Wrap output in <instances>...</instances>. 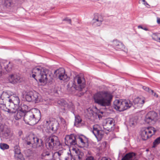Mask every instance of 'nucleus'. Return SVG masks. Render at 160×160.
I'll return each instance as SVG.
<instances>
[{
    "instance_id": "nucleus-1",
    "label": "nucleus",
    "mask_w": 160,
    "mask_h": 160,
    "mask_svg": "<svg viewBox=\"0 0 160 160\" xmlns=\"http://www.w3.org/2000/svg\"><path fill=\"white\" fill-rule=\"evenodd\" d=\"M113 97L110 92L103 91L96 93L94 95L93 99L95 103L106 108L107 107L111 105Z\"/></svg>"
},
{
    "instance_id": "nucleus-2",
    "label": "nucleus",
    "mask_w": 160,
    "mask_h": 160,
    "mask_svg": "<svg viewBox=\"0 0 160 160\" xmlns=\"http://www.w3.org/2000/svg\"><path fill=\"white\" fill-rule=\"evenodd\" d=\"M41 117L40 110L38 109H34L32 111H27L26 115L23 117V119L26 123L32 126L39 122Z\"/></svg>"
},
{
    "instance_id": "nucleus-3",
    "label": "nucleus",
    "mask_w": 160,
    "mask_h": 160,
    "mask_svg": "<svg viewBox=\"0 0 160 160\" xmlns=\"http://www.w3.org/2000/svg\"><path fill=\"white\" fill-rule=\"evenodd\" d=\"M32 77L37 81L44 83L47 80L48 70L41 67L37 66L34 68L32 70Z\"/></svg>"
},
{
    "instance_id": "nucleus-4",
    "label": "nucleus",
    "mask_w": 160,
    "mask_h": 160,
    "mask_svg": "<svg viewBox=\"0 0 160 160\" xmlns=\"http://www.w3.org/2000/svg\"><path fill=\"white\" fill-rule=\"evenodd\" d=\"M133 105L129 99L116 100L114 102V107L117 110L122 112L130 108Z\"/></svg>"
},
{
    "instance_id": "nucleus-5",
    "label": "nucleus",
    "mask_w": 160,
    "mask_h": 160,
    "mask_svg": "<svg viewBox=\"0 0 160 160\" xmlns=\"http://www.w3.org/2000/svg\"><path fill=\"white\" fill-rule=\"evenodd\" d=\"M111 128L112 126H111L110 128H105L104 126H100L99 125H95L93 126L92 133L98 141L101 140L103 137L104 134H107L111 130Z\"/></svg>"
},
{
    "instance_id": "nucleus-6",
    "label": "nucleus",
    "mask_w": 160,
    "mask_h": 160,
    "mask_svg": "<svg viewBox=\"0 0 160 160\" xmlns=\"http://www.w3.org/2000/svg\"><path fill=\"white\" fill-rule=\"evenodd\" d=\"M25 143L27 145H32V147L36 148L38 147H43L44 144L42 140L36 137L30 135L26 137Z\"/></svg>"
},
{
    "instance_id": "nucleus-7",
    "label": "nucleus",
    "mask_w": 160,
    "mask_h": 160,
    "mask_svg": "<svg viewBox=\"0 0 160 160\" xmlns=\"http://www.w3.org/2000/svg\"><path fill=\"white\" fill-rule=\"evenodd\" d=\"M46 148L50 149L57 148L61 145L58 138L56 136H52L47 138L45 140Z\"/></svg>"
},
{
    "instance_id": "nucleus-8",
    "label": "nucleus",
    "mask_w": 160,
    "mask_h": 160,
    "mask_svg": "<svg viewBox=\"0 0 160 160\" xmlns=\"http://www.w3.org/2000/svg\"><path fill=\"white\" fill-rule=\"evenodd\" d=\"M45 126L48 132H56L60 127L58 122L56 120L51 121L47 120L45 121Z\"/></svg>"
},
{
    "instance_id": "nucleus-9",
    "label": "nucleus",
    "mask_w": 160,
    "mask_h": 160,
    "mask_svg": "<svg viewBox=\"0 0 160 160\" xmlns=\"http://www.w3.org/2000/svg\"><path fill=\"white\" fill-rule=\"evenodd\" d=\"M156 132V130L153 127H148L142 131L141 136L142 139L146 140L151 137Z\"/></svg>"
},
{
    "instance_id": "nucleus-10",
    "label": "nucleus",
    "mask_w": 160,
    "mask_h": 160,
    "mask_svg": "<svg viewBox=\"0 0 160 160\" xmlns=\"http://www.w3.org/2000/svg\"><path fill=\"white\" fill-rule=\"evenodd\" d=\"M77 136L74 134L67 135L65 138V143L68 146L75 145L77 144L76 139Z\"/></svg>"
},
{
    "instance_id": "nucleus-11",
    "label": "nucleus",
    "mask_w": 160,
    "mask_h": 160,
    "mask_svg": "<svg viewBox=\"0 0 160 160\" xmlns=\"http://www.w3.org/2000/svg\"><path fill=\"white\" fill-rule=\"evenodd\" d=\"M28 110V106L26 105H23L15 113L17 112L16 114L14 116V118L16 120H18L21 119L22 117H24L27 111Z\"/></svg>"
},
{
    "instance_id": "nucleus-12",
    "label": "nucleus",
    "mask_w": 160,
    "mask_h": 160,
    "mask_svg": "<svg viewBox=\"0 0 160 160\" xmlns=\"http://www.w3.org/2000/svg\"><path fill=\"white\" fill-rule=\"evenodd\" d=\"M157 113L154 111L149 112L146 115L144 121L147 123L152 121H155L157 119Z\"/></svg>"
},
{
    "instance_id": "nucleus-13",
    "label": "nucleus",
    "mask_w": 160,
    "mask_h": 160,
    "mask_svg": "<svg viewBox=\"0 0 160 160\" xmlns=\"http://www.w3.org/2000/svg\"><path fill=\"white\" fill-rule=\"evenodd\" d=\"M54 73L61 80H65L68 78L67 75L65 74V70L63 68L57 69L55 71Z\"/></svg>"
},
{
    "instance_id": "nucleus-14",
    "label": "nucleus",
    "mask_w": 160,
    "mask_h": 160,
    "mask_svg": "<svg viewBox=\"0 0 160 160\" xmlns=\"http://www.w3.org/2000/svg\"><path fill=\"white\" fill-rule=\"evenodd\" d=\"M133 102L132 106L135 108H139L143 106L145 102V99L143 97H137L134 99Z\"/></svg>"
},
{
    "instance_id": "nucleus-15",
    "label": "nucleus",
    "mask_w": 160,
    "mask_h": 160,
    "mask_svg": "<svg viewBox=\"0 0 160 160\" xmlns=\"http://www.w3.org/2000/svg\"><path fill=\"white\" fill-rule=\"evenodd\" d=\"M112 45L114 48L117 50L123 51L125 47L122 42L117 39H114L112 41Z\"/></svg>"
},
{
    "instance_id": "nucleus-16",
    "label": "nucleus",
    "mask_w": 160,
    "mask_h": 160,
    "mask_svg": "<svg viewBox=\"0 0 160 160\" xmlns=\"http://www.w3.org/2000/svg\"><path fill=\"white\" fill-rule=\"evenodd\" d=\"M77 82L78 85V87H76V88L78 91H81L84 88L85 85V81L83 77H78L77 78Z\"/></svg>"
},
{
    "instance_id": "nucleus-17",
    "label": "nucleus",
    "mask_w": 160,
    "mask_h": 160,
    "mask_svg": "<svg viewBox=\"0 0 160 160\" xmlns=\"http://www.w3.org/2000/svg\"><path fill=\"white\" fill-rule=\"evenodd\" d=\"M84 139H83L81 136H77V138H78L80 141L82 145L84 147L87 148L88 146V139L85 136L83 135Z\"/></svg>"
},
{
    "instance_id": "nucleus-18",
    "label": "nucleus",
    "mask_w": 160,
    "mask_h": 160,
    "mask_svg": "<svg viewBox=\"0 0 160 160\" xmlns=\"http://www.w3.org/2000/svg\"><path fill=\"white\" fill-rule=\"evenodd\" d=\"M20 80V77L16 75H12L9 78L10 82L12 84L17 83Z\"/></svg>"
},
{
    "instance_id": "nucleus-19",
    "label": "nucleus",
    "mask_w": 160,
    "mask_h": 160,
    "mask_svg": "<svg viewBox=\"0 0 160 160\" xmlns=\"http://www.w3.org/2000/svg\"><path fill=\"white\" fill-rule=\"evenodd\" d=\"M62 153V152L61 151L55 152L53 154L52 153L51 158L52 157L54 160H62L61 157Z\"/></svg>"
},
{
    "instance_id": "nucleus-20",
    "label": "nucleus",
    "mask_w": 160,
    "mask_h": 160,
    "mask_svg": "<svg viewBox=\"0 0 160 160\" xmlns=\"http://www.w3.org/2000/svg\"><path fill=\"white\" fill-rule=\"evenodd\" d=\"M136 153L132 152L127 153L122 158V160L127 158H129L130 160H136Z\"/></svg>"
},
{
    "instance_id": "nucleus-21",
    "label": "nucleus",
    "mask_w": 160,
    "mask_h": 160,
    "mask_svg": "<svg viewBox=\"0 0 160 160\" xmlns=\"http://www.w3.org/2000/svg\"><path fill=\"white\" fill-rule=\"evenodd\" d=\"M31 93L32 98V102L35 103H38L40 99L38 98L39 94L35 91H31Z\"/></svg>"
},
{
    "instance_id": "nucleus-22",
    "label": "nucleus",
    "mask_w": 160,
    "mask_h": 160,
    "mask_svg": "<svg viewBox=\"0 0 160 160\" xmlns=\"http://www.w3.org/2000/svg\"><path fill=\"white\" fill-rule=\"evenodd\" d=\"M49 149H50V148L48 149L47 148V149L44 150L42 154V157H49L51 156V154L52 153V152H50Z\"/></svg>"
},
{
    "instance_id": "nucleus-23",
    "label": "nucleus",
    "mask_w": 160,
    "mask_h": 160,
    "mask_svg": "<svg viewBox=\"0 0 160 160\" xmlns=\"http://www.w3.org/2000/svg\"><path fill=\"white\" fill-rule=\"evenodd\" d=\"M66 107H67L68 110L70 111L74 115H75L74 113L75 110V106L73 103L72 102H70L68 103H67V105Z\"/></svg>"
},
{
    "instance_id": "nucleus-24",
    "label": "nucleus",
    "mask_w": 160,
    "mask_h": 160,
    "mask_svg": "<svg viewBox=\"0 0 160 160\" xmlns=\"http://www.w3.org/2000/svg\"><path fill=\"white\" fill-rule=\"evenodd\" d=\"M94 114V112L90 108H88L87 109V112L86 113V115L87 118L88 119H91L92 117L93 116Z\"/></svg>"
},
{
    "instance_id": "nucleus-25",
    "label": "nucleus",
    "mask_w": 160,
    "mask_h": 160,
    "mask_svg": "<svg viewBox=\"0 0 160 160\" xmlns=\"http://www.w3.org/2000/svg\"><path fill=\"white\" fill-rule=\"evenodd\" d=\"M10 131L8 129H7L4 130L3 133V136L6 139H8L10 137Z\"/></svg>"
},
{
    "instance_id": "nucleus-26",
    "label": "nucleus",
    "mask_w": 160,
    "mask_h": 160,
    "mask_svg": "<svg viewBox=\"0 0 160 160\" xmlns=\"http://www.w3.org/2000/svg\"><path fill=\"white\" fill-rule=\"evenodd\" d=\"M76 87H78L77 85L73 83V85L70 88L68 87V90L70 93H73L75 90H78L76 89Z\"/></svg>"
},
{
    "instance_id": "nucleus-27",
    "label": "nucleus",
    "mask_w": 160,
    "mask_h": 160,
    "mask_svg": "<svg viewBox=\"0 0 160 160\" xmlns=\"http://www.w3.org/2000/svg\"><path fill=\"white\" fill-rule=\"evenodd\" d=\"M74 115L75 116L74 125H76L80 123L82 121V119L79 115Z\"/></svg>"
},
{
    "instance_id": "nucleus-28",
    "label": "nucleus",
    "mask_w": 160,
    "mask_h": 160,
    "mask_svg": "<svg viewBox=\"0 0 160 160\" xmlns=\"http://www.w3.org/2000/svg\"><path fill=\"white\" fill-rule=\"evenodd\" d=\"M31 92H28L26 95L25 99L26 100L29 102H32V97Z\"/></svg>"
},
{
    "instance_id": "nucleus-29",
    "label": "nucleus",
    "mask_w": 160,
    "mask_h": 160,
    "mask_svg": "<svg viewBox=\"0 0 160 160\" xmlns=\"http://www.w3.org/2000/svg\"><path fill=\"white\" fill-rule=\"evenodd\" d=\"M9 148V146L8 144L4 143H0V148L2 150H4L8 149Z\"/></svg>"
},
{
    "instance_id": "nucleus-30",
    "label": "nucleus",
    "mask_w": 160,
    "mask_h": 160,
    "mask_svg": "<svg viewBox=\"0 0 160 160\" xmlns=\"http://www.w3.org/2000/svg\"><path fill=\"white\" fill-rule=\"evenodd\" d=\"M58 103L61 106L66 107L67 105V102L63 99H61L58 101Z\"/></svg>"
},
{
    "instance_id": "nucleus-31",
    "label": "nucleus",
    "mask_w": 160,
    "mask_h": 160,
    "mask_svg": "<svg viewBox=\"0 0 160 160\" xmlns=\"http://www.w3.org/2000/svg\"><path fill=\"white\" fill-rule=\"evenodd\" d=\"M14 152L15 155L21 153L19 145H16L14 147Z\"/></svg>"
},
{
    "instance_id": "nucleus-32",
    "label": "nucleus",
    "mask_w": 160,
    "mask_h": 160,
    "mask_svg": "<svg viewBox=\"0 0 160 160\" xmlns=\"http://www.w3.org/2000/svg\"><path fill=\"white\" fill-rule=\"evenodd\" d=\"M153 143V145L152 146V148H155L157 145L160 143V136L156 138Z\"/></svg>"
},
{
    "instance_id": "nucleus-33",
    "label": "nucleus",
    "mask_w": 160,
    "mask_h": 160,
    "mask_svg": "<svg viewBox=\"0 0 160 160\" xmlns=\"http://www.w3.org/2000/svg\"><path fill=\"white\" fill-rule=\"evenodd\" d=\"M14 156L18 160H24L23 156L21 153L14 155Z\"/></svg>"
},
{
    "instance_id": "nucleus-34",
    "label": "nucleus",
    "mask_w": 160,
    "mask_h": 160,
    "mask_svg": "<svg viewBox=\"0 0 160 160\" xmlns=\"http://www.w3.org/2000/svg\"><path fill=\"white\" fill-rule=\"evenodd\" d=\"M12 65L9 62L8 64H7L6 66L5 67V69L8 72H10L12 69Z\"/></svg>"
},
{
    "instance_id": "nucleus-35",
    "label": "nucleus",
    "mask_w": 160,
    "mask_h": 160,
    "mask_svg": "<svg viewBox=\"0 0 160 160\" xmlns=\"http://www.w3.org/2000/svg\"><path fill=\"white\" fill-rule=\"evenodd\" d=\"M78 151H75V152L77 155L74 157V160H82V155L78 153Z\"/></svg>"
},
{
    "instance_id": "nucleus-36",
    "label": "nucleus",
    "mask_w": 160,
    "mask_h": 160,
    "mask_svg": "<svg viewBox=\"0 0 160 160\" xmlns=\"http://www.w3.org/2000/svg\"><path fill=\"white\" fill-rule=\"evenodd\" d=\"M102 21H100L98 22H92V25L94 27L100 26L102 24Z\"/></svg>"
},
{
    "instance_id": "nucleus-37",
    "label": "nucleus",
    "mask_w": 160,
    "mask_h": 160,
    "mask_svg": "<svg viewBox=\"0 0 160 160\" xmlns=\"http://www.w3.org/2000/svg\"><path fill=\"white\" fill-rule=\"evenodd\" d=\"M10 97V95L6 92H3L2 94L0 96V98H1L2 97H3L4 98H9Z\"/></svg>"
},
{
    "instance_id": "nucleus-38",
    "label": "nucleus",
    "mask_w": 160,
    "mask_h": 160,
    "mask_svg": "<svg viewBox=\"0 0 160 160\" xmlns=\"http://www.w3.org/2000/svg\"><path fill=\"white\" fill-rule=\"evenodd\" d=\"M3 110L6 112H8V113H13L15 112H14L11 111V110L8 108H7L6 107V106L5 105H3Z\"/></svg>"
},
{
    "instance_id": "nucleus-39",
    "label": "nucleus",
    "mask_w": 160,
    "mask_h": 160,
    "mask_svg": "<svg viewBox=\"0 0 160 160\" xmlns=\"http://www.w3.org/2000/svg\"><path fill=\"white\" fill-rule=\"evenodd\" d=\"M142 88L145 91H148L149 93H151V92H153V90H151L149 88L146 87V86H143Z\"/></svg>"
},
{
    "instance_id": "nucleus-40",
    "label": "nucleus",
    "mask_w": 160,
    "mask_h": 160,
    "mask_svg": "<svg viewBox=\"0 0 160 160\" xmlns=\"http://www.w3.org/2000/svg\"><path fill=\"white\" fill-rule=\"evenodd\" d=\"M102 18V17L101 15H100L98 13H96L94 14V18L92 19V20L97 19L98 18Z\"/></svg>"
},
{
    "instance_id": "nucleus-41",
    "label": "nucleus",
    "mask_w": 160,
    "mask_h": 160,
    "mask_svg": "<svg viewBox=\"0 0 160 160\" xmlns=\"http://www.w3.org/2000/svg\"><path fill=\"white\" fill-rule=\"evenodd\" d=\"M68 157H65V158H64V159L65 160H69V159H70L69 158H70V159H71V158L72 157V155L71 154V152L70 151V153L69 152H68Z\"/></svg>"
},
{
    "instance_id": "nucleus-42",
    "label": "nucleus",
    "mask_w": 160,
    "mask_h": 160,
    "mask_svg": "<svg viewBox=\"0 0 160 160\" xmlns=\"http://www.w3.org/2000/svg\"><path fill=\"white\" fill-rule=\"evenodd\" d=\"M152 38L155 40L160 42V37H158L157 35H155L153 37H152Z\"/></svg>"
},
{
    "instance_id": "nucleus-43",
    "label": "nucleus",
    "mask_w": 160,
    "mask_h": 160,
    "mask_svg": "<svg viewBox=\"0 0 160 160\" xmlns=\"http://www.w3.org/2000/svg\"><path fill=\"white\" fill-rule=\"evenodd\" d=\"M140 1H142L143 2V4L145 6H146L147 5H148V6H147V8H149L150 7V5L148 4V3L145 1V0H140Z\"/></svg>"
},
{
    "instance_id": "nucleus-44",
    "label": "nucleus",
    "mask_w": 160,
    "mask_h": 160,
    "mask_svg": "<svg viewBox=\"0 0 160 160\" xmlns=\"http://www.w3.org/2000/svg\"><path fill=\"white\" fill-rule=\"evenodd\" d=\"M63 21H66L68 22L70 24L71 23V20L68 18H66L63 20Z\"/></svg>"
},
{
    "instance_id": "nucleus-45",
    "label": "nucleus",
    "mask_w": 160,
    "mask_h": 160,
    "mask_svg": "<svg viewBox=\"0 0 160 160\" xmlns=\"http://www.w3.org/2000/svg\"><path fill=\"white\" fill-rule=\"evenodd\" d=\"M114 121L113 120H111L108 121L107 123V125L108 126L109 125H112Z\"/></svg>"
},
{
    "instance_id": "nucleus-46",
    "label": "nucleus",
    "mask_w": 160,
    "mask_h": 160,
    "mask_svg": "<svg viewBox=\"0 0 160 160\" xmlns=\"http://www.w3.org/2000/svg\"><path fill=\"white\" fill-rule=\"evenodd\" d=\"M103 21V18H98L97 19L92 20L93 22H98V21L99 22V21Z\"/></svg>"
},
{
    "instance_id": "nucleus-47",
    "label": "nucleus",
    "mask_w": 160,
    "mask_h": 160,
    "mask_svg": "<svg viewBox=\"0 0 160 160\" xmlns=\"http://www.w3.org/2000/svg\"><path fill=\"white\" fill-rule=\"evenodd\" d=\"M138 28H141L142 29H143L145 31H148V28H145V27H143L141 25H139L138 26Z\"/></svg>"
},
{
    "instance_id": "nucleus-48",
    "label": "nucleus",
    "mask_w": 160,
    "mask_h": 160,
    "mask_svg": "<svg viewBox=\"0 0 160 160\" xmlns=\"http://www.w3.org/2000/svg\"><path fill=\"white\" fill-rule=\"evenodd\" d=\"M129 124L131 126H132L135 125V122L133 121L132 119H131L129 121Z\"/></svg>"
},
{
    "instance_id": "nucleus-49",
    "label": "nucleus",
    "mask_w": 160,
    "mask_h": 160,
    "mask_svg": "<svg viewBox=\"0 0 160 160\" xmlns=\"http://www.w3.org/2000/svg\"><path fill=\"white\" fill-rule=\"evenodd\" d=\"M100 160H111L109 158H107L106 157H103Z\"/></svg>"
},
{
    "instance_id": "nucleus-50",
    "label": "nucleus",
    "mask_w": 160,
    "mask_h": 160,
    "mask_svg": "<svg viewBox=\"0 0 160 160\" xmlns=\"http://www.w3.org/2000/svg\"><path fill=\"white\" fill-rule=\"evenodd\" d=\"M86 160H94L93 157L90 156L87 158Z\"/></svg>"
},
{
    "instance_id": "nucleus-51",
    "label": "nucleus",
    "mask_w": 160,
    "mask_h": 160,
    "mask_svg": "<svg viewBox=\"0 0 160 160\" xmlns=\"http://www.w3.org/2000/svg\"><path fill=\"white\" fill-rule=\"evenodd\" d=\"M152 93V95H153L154 96H156L157 97H158V95H156V93L154 92H151Z\"/></svg>"
},
{
    "instance_id": "nucleus-52",
    "label": "nucleus",
    "mask_w": 160,
    "mask_h": 160,
    "mask_svg": "<svg viewBox=\"0 0 160 160\" xmlns=\"http://www.w3.org/2000/svg\"><path fill=\"white\" fill-rule=\"evenodd\" d=\"M157 22L158 24H160V18H157Z\"/></svg>"
},
{
    "instance_id": "nucleus-53",
    "label": "nucleus",
    "mask_w": 160,
    "mask_h": 160,
    "mask_svg": "<svg viewBox=\"0 0 160 160\" xmlns=\"http://www.w3.org/2000/svg\"><path fill=\"white\" fill-rule=\"evenodd\" d=\"M60 119L61 120V121L62 122H65V120L62 118H60Z\"/></svg>"
},
{
    "instance_id": "nucleus-54",
    "label": "nucleus",
    "mask_w": 160,
    "mask_h": 160,
    "mask_svg": "<svg viewBox=\"0 0 160 160\" xmlns=\"http://www.w3.org/2000/svg\"><path fill=\"white\" fill-rule=\"evenodd\" d=\"M98 118H99V119H100V118H102V116L100 114H98Z\"/></svg>"
},
{
    "instance_id": "nucleus-55",
    "label": "nucleus",
    "mask_w": 160,
    "mask_h": 160,
    "mask_svg": "<svg viewBox=\"0 0 160 160\" xmlns=\"http://www.w3.org/2000/svg\"><path fill=\"white\" fill-rule=\"evenodd\" d=\"M19 136H21V134H22V131L19 132H18Z\"/></svg>"
},
{
    "instance_id": "nucleus-56",
    "label": "nucleus",
    "mask_w": 160,
    "mask_h": 160,
    "mask_svg": "<svg viewBox=\"0 0 160 160\" xmlns=\"http://www.w3.org/2000/svg\"><path fill=\"white\" fill-rule=\"evenodd\" d=\"M121 160H122V159ZM123 160H130V159H129V158H127Z\"/></svg>"
},
{
    "instance_id": "nucleus-57",
    "label": "nucleus",
    "mask_w": 160,
    "mask_h": 160,
    "mask_svg": "<svg viewBox=\"0 0 160 160\" xmlns=\"http://www.w3.org/2000/svg\"><path fill=\"white\" fill-rule=\"evenodd\" d=\"M9 101L10 102H12V99H9Z\"/></svg>"
},
{
    "instance_id": "nucleus-58",
    "label": "nucleus",
    "mask_w": 160,
    "mask_h": 160,
    "mask_svg": "<svg viewBox=\"0 0 160 160\" xmlns=\"http://www.w3.org/2000/svg\"><path fill=\"white\" fill-rule=\"evenodd\" d=\"M99 113L102 114L103 113V112L102 111H100V112H99Z\"/></svg>"
},
{
    "instance_id": "nucleus-59",
    "label": "nucleus",
    "mask_w": 160,
    "mask_h": 160,
    "mask_svg": "<svg viewBox=\"0 0 160 160\" xmlns=\"http://www.w3.org/2000/svg\"><path fill=\"white\" fill-rule=\"evenodd\" d=\"M0 98L1 99L3 100V99L2 98Z\"/></svg>"
},
{
    "instance_id": "nucleus-60",
    "label": "nucleus",
    "mask_w": 160,
    "mask_h": 160,
    "mask_svg": "<svg viewBox=\"0 0 160 160\" xmlns=\"http://www.w3.org/2000/svg\"><path fill=\"white\" fill-rule=\"evenodd\" d=\"M0 98L1 99L3 100V99L2 98Z\"/></svg>"
},
{
    "instance_id": "nucleus-61",
    "label": "nucleus",
    "mask_w": 160,
    "mask_h": 160,
    "mask_svg": "<svg viewBox=\"0 0 160 160\" xmlns=\"http://www.w3.org/2000/svg\"><path fill=\"white\" fill-rule=\"evenodd\" d=\"M9 3H11V2H10H10H9Z\"/></svg>"
}]
</instances>
